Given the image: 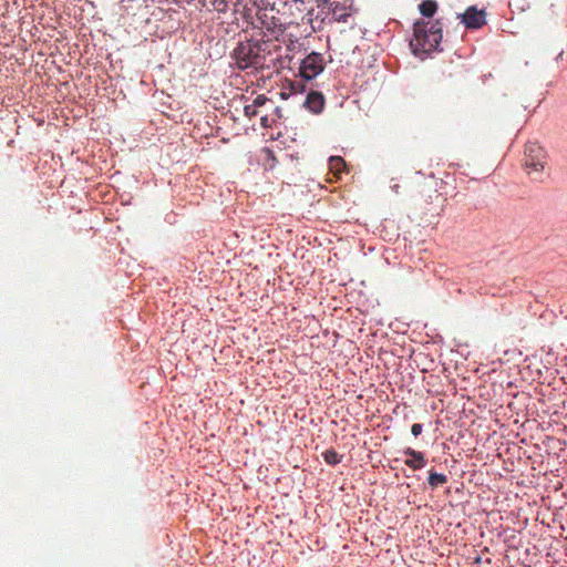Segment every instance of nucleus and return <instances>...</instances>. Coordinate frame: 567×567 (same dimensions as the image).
Returning a JSON list of instances; mask_svg holds the SVG:
<instances>
[{"instance_id": "nucleus-5", "label": "nucleus", "mask_w": 567, "mask_h": 567, "mask_svg": "<svg viewBox=\"0 0 567 567\" xmlns=\"http://www.w3.org/2000/svg\"><path fill=\"white\" fill-rule=\"evenodd\" d=\"M462 20L467 28H480L485 23L484 13L475 8H468L462 16Z\"/></svg>"}, {"instance_id": "nucleus-7", "label": "nucleus", "mask_w": 567, "mask_h": 567, "mask_svg": "<svg viewBox=\"0 0 567 567\" xmlns=\"http://www.w3.org/2000/svg\"><path fill=\"white\" fill-rule=\"evenodd\" d=\"M404 453L411 456V458H408L405 461L406 466L413 470H420L425 465V458L421 452L414 451L412 449H406Z\"/></svg>"}, {"instance_id": "nucleus-13", "label": "nucleus", "mask_w": 567, "mask_h": 567, "mask_svg": "<svg viewBox=\"0 0 567 567\" xmlns=\"http://www.w3.org/2000/svg\"><path fill=\"white\" fill-rule=\"evenodd\" d=\"M244 113L247 117H252L258 114V110L255 107V105H252L250 103V104L245 105Z\"/></svg>"}, {"instance_id": "nucleus-9", "label": "nucleus", "mask_w": 567, "mask_h": 567, "mask_svg": "<svg viewBox=\"0 0 567 567\" xmlns=\"http://www.w3.org/2000/svg\"><path fill=\"white\" fill-rule=\"evenodd\" d=\"M436 3L434 1H431V0H427V1H423L421 4H420V11L421 13L424 16V17H432L435 11H436Z\"/></svg>"}, {"instance_id": "nucleus-4", "label": "nucleus", "mask_w": 567, "mask_h": 567, "mask_svg": "<svg viewBox=\"0 0 567 567\" xmlns=\"http://www.w3.org/2000/svg\"><path fill=\"white\" fill-rule=\"evenodd\" d=\"M322 64L317 54L307 56L301 65V74L303 78L310 80L317 76L322 71Z\"/></svg>"}, {"instance_id": "nucleus-6", "label": "nucleus", "mask_w": 567, "mask_h": 567, "mask_svg": "<svg viewBox=\"0 0 567 567\" xmlns=\"http://www.w3.org/2000/svg\"><path fill=\"white\" fill-rule=\"evenodd\" d=\"M305 105L308 110H310L313 113H320L324 105V99L323 95L319 92H310L307 95Z\"/></svg>"}, {"instance_id": "nucleus-8", "label": "nucleus", "mask_w": 567, "mask_h": 567, "mask_svg": "<svg viewBox=\"0 0 567 567\" xmlns=\"http://www.w3.org/2000/svg\"><path fill=\"white\" fill-rule=\"evenodd\" d=\"M329 167H330V171L336 175V176H339V174L343 171V168L346 167V163L343 161V158L339 157V156H332L330 157L329 159Z\"/></svg>"}, {"instance_id": "nucleus-10", "label": "nucleus", "mask_w": 567, "mask_h": 567, "mask_svg": "<svg viewBox=\"0 0 567 567\" xmlns=\"http://www.w3.org/2000/svg\"><path fill=\"white\" fill-rule=\"evenodd\" d=\"M447 478L443 474L431 472L429 476V484L434 488L439 485L446 483Z\"/></svg>"}, {"instance_id": "nucleus-2", "label": "nucleus", "mask_w": 567, "mask_h": 567, "mask_svg": "<svg viewBox=\"0 0 567 567\" xmlns=\"http://www.w3.org/2000/svg\"><path fill=\"white\" fill-rule=\"evenodd\" d=\"M259 44L252 42L240 43L235 50V60L240 69L257 66L260 63Z\"/></svg>"}, {"instance_id": "nucleus-12", "label": "nucleus", "mask_w": 567, "mask_h": 567, "mask_svg": "<svg viewBox=\"0 0 567 567\" xmlns=\"http://www.w3.org/2000/svg\"><path fill=\"white\" fill-rule=\"evenodd\" d=\"M324 460L329 464H337L340 461L338 454L336 452H333V451H327L324 453Z\"/></svg>"}, {"instance_id": "nucleus-11", "label": "nucleus", "mask_w": 567, "mask_h": 567, "mask_svg": "<svg viewBox=\"0 0 567 567\" xmlns=\"http://www.w3.org/2000/svg\"><path fill=\"white\" fill-rule=\"evenodd\" d=\"M213 7L218 12H226L228 8V2L226 0H214Z\"/></svg>"}, {"instance_id": "nucleus-1", "label": "nucleus", "mask_w": 567, "mask_h": 567, "mask_svg": "<svg viewBox=\"0 0 567 567\" xmlns=\"http://www.w3.org/2000/svg\"><path fill=\"white\" fill-rule=\"evenodd\" d=\"M442 40L440 28L426 24L415 23L414 38L411 40V48L415 54L430 53L436 50Z\"/></svg>"}, {"instance_id": "nucleus-16", "label": "nucleus", "mask_w": 567, "mask_h": 567, "mask_svg": "<svg viewBox=\"0 0 567 567\" xmlns=\"http://www.w3.org/2000/svg\"><path fill=\"white\" fill-rule=\"evenodd\" d=\"M261 124H262L264 126H268V124H267V117H266V116H262V117H261Z\"/></svg>"}, {"instance_id": "nucleus-3", "label": "nucleus", "mask_w": 567, "mask_h": 567, "mask_svg": "<svg viewBox=\"0 0 567 567\" xmlns=\"http://www.w3.org/2000/svg\"><path fill=\"white\" fill-rule=\"evenodd\" d=\"M526 155L527 159L525 162V166L527 174L534 179H537L540 176L545 165L544 152L537 145H529L526 148Z\"/></svg>"}, {"instance_id": "nucleus-17", "label": "nucleus", "mask_w": 567, "mask_h": 567, "mask_svg": "<svg viewBox=\"0 0 567 567\" xmlns=\"http://www.w3.org/2000/svg\"><path fill=\"white\" fill-rule=\"evenodd\" d=\"M323 3H328L329 0H321Z\"/></svg>"}, {"instance_id": "nucleus-14", "label": "nucleus", "mask_w": 567, "mask_h": 567, "mask_svg": "<svg viewBox=\"0 0 567 567\" xmlns=\"http://www.w3.org/2000/svg\"><path fill=\"white\" fill-rule=\"evenodd\" d=\"M269 100L264 95H258L254 101L252 105L258 110L260 106L265 105Z\"/></svg>"}, {"instance_id": "nucleus-15", "label": "nucleus", "mask_w": 567, "mask_h": 567, "mask_svg": "<svg viewBox=\"0 0 567 567\" xmlns=\"http://www.w3.org/2000/svg\"><path fill=\"white\" fill-rule=\"evenodd\" d=\"M422 424L420 423H414L411 427V433L414 435V436H419L421 433H422Z\"/></svg>"}]
</instances>
